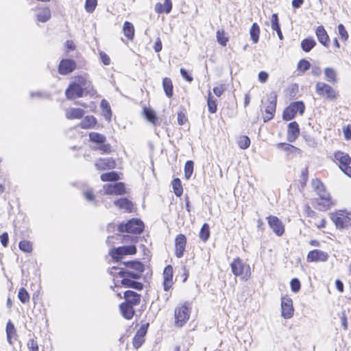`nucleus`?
<instances>
[{
  "instance_id": "f257e3e1",
  "label": "nucleus",
  "mask_w": 351,
  "mask_h": 351,
  "mask_svg": "<svg viewBox=\"0 0 351 351\" xmlns=\"http://www.w3.org/2000/svg\"><path fill=\"white\" fill-rule=\"evenodd\" d=\"M96 94L97 90L86 73L75 75L65 90V96L69 100L84 96L93 97Z\"/></svg>"
},
{
  "instance_id": "f03ea898",
  "label": "nucleus",
  "mask_w": 351,
  "mask_h": 351,
  "mask_svg": "<svg viewBox=\"0 0 351 351\" xmlns=\"http://www.w3.org/2000/svg\"><path fill=\"white\" fill-rule=\"evenodd\" d=\"M125 267L121 268L118 272V276L121 278V285L124 287L132 288L141 291L144 285L142 282L135 281L139 278L144 271V265L138 261H132L124 263Z\"/></svg>"
},
{
  "instance_id": "7ed1b4c3",
  "label": "nucleus",
  "mask_w": 351,
  "mask_h": 351,
  "mask_svg": "<svg viewBox=\"0 0 351 351\" xmlns=\"http://www.w3.org/2000/svg\"><path fill=\"white\" fill-rule=\"evenodd\" d=\"M192 311V302L185 301L176 306L174 309V326L183 327L189 320Z\"/></svg>"
},
{
  "instance_id": "20e7f679",
  "label": "nucleus",
  "mask_w": 351,
  "mask_h": 351,
  "mask_svg": "<svg viewBox=\"0 0 351 351\" xmlns=\"http://www.w3.org/2000/svg\"><path fill=\"white\" fill-rule=\"evenodd\" d=\"M89 141L96 146L93 150L98 151L101 154L109 155L114 151L112 146L107 143L106 136L102 134L91 132L88 134Z\"/></svg>"
},
{
  "instance_id": "39448f33",
  "label": "nucleus",
  "mask_w": 351,
  "mask_h": 351,
  "mask_svg": "<svg viewBox=\"0 0 351 351\" xmlns=\"http://www.w3.org/2000/svg\"><path fill=\"white\" fill-rule=\"evenodd\" d=\"M145 228L143 222L137 218H132L126 223H121L118 226V231L121 233L141 234Z\"/></svg>"
},
{
  "instance_id": "423d86ee",
  "label": "nucleus",
  "mask_w": 351,
  "mask_h": 351,
  "mask_svg": "<svg viewBox=\"0 0 351 351\" xmlns=\"http://www.w3.org/2000/svg\"><path fill=\"white\" fill-rule=\"evenodd\" d=\"M231 269L232 273L240 277L243 281H247L251 276L250 267L248 264L244 263L241 259H235L231 263Z\"/></svg>"
},
{
  "instance_id": "0eeeda50",
  "label": "nucleus",
  "mask_w": 351,
  "mask_h": 351,
  "mask_svg": "<svg viewBox=\"0 0 351 351\" xmlns=\"http://www.w3.org/2000/svg\"><path fill=\"white\" fill-rule=\"evenodd\" d=\"M137 252L135 245H123L114 247L110 251V255L116 261H120L125 256L134 255Z\"/></svg>"
},
{
  "instance_id": "6e6552de",
  "label": "nucleus",
  "mask_w": 351,
  "mask_h": 351,
  "mask_svg": "<svg viewBox=\"0 0 351 351\" xmlns=\"http://www.w3.org/2000/svg\"><path fill=\"white\" fill-rule=\"evenodd\" d=\"M316 93L321 97L330 101H335L338 97L337 92L326 83L319 82L315 85Z\"/></svg>"
},
{
  "instance_id": "1a4fd4ad",
  "label": "nucleus",
  "mask_w": 351,
  "mask_h": 351,
  "mask_svg": "<svg viewBox=\"0 0 351 351\" xmlns=\"http://www.w3.org/2000/svg\"><path fill=\"white\" fill-rule=\"evenodd\" d=\"M105 195L121 196L128 193L125 184L122 182H114L112 184H106L103 186Z\"/></svg>"
},
{
  "instance_id": "9d476101",
  "label": "nucleus",
  "mask_w": 351,
  "mask_h": 351,
  "mask_svg": "<svg viewBox=\"0 0 351 351\" xmlns=\"http://www.w3.org/2000/svg\"><path fill=\"white\" fill-rule=\"evenodd\" d=\"M305 106L302 101H295L291 104L283 112V119L286 121L291 120L298 112L300 114L304 113Z\"/></svg>"
},
{
  "instance_id": "9b49d317",
  "label": "nucleus",
  "mask_w": 351,
  "mask_h": 351,
  "mask_svg": "<svg viewBox=\"0 0 351 351\" xmlns=\"http://www.w3.org/2000/svg\"><path fill=\"white\" fill-rule=\"evenodd\" d=\"M174 285L173 268L172 265H167L162 272V286L166 292L170 291Z\"/></svg>"
},
{
  "instance_id": "f8f14e48",
  "label": "nucleus",
  "mask_w": 351,
  "mask_h": 351,
  "mask_svg": "<svg viewBox=\"0 0 351 351\" xmlns=\"http://www.w3.org/2000/svg\"><path fill=\"white\" fill-rule=\"evenodd\" d=\"M77 69L76 62L71 58L62 59L58 66V71L62 75L73 73Z\"/></svg>"
},
{
  "instance_id": "ddd939ff",
  "label": "nucleus",
  "mask_w": 351,
  "mask_h": 351,
  "mask_svg": "<svg viewBox=\"0 0 351 351\" xmlns=\"http://www.w3.org/2000/svg\"><path fill=\"white\" fill-rule=\"evenodd\" d=\"M317 195L319 197V199L316 200L315 206L317 209L322 211L327 210L333 204L330 195L326 189L318 193Z\"/></svg>"
},
{
  "instance_id": "4468645a",
  "label": "nucleus",
  "mask_w": 351,
  "mask_h": 351,
  "mask_svg": "<svg viewBox=\"0 0 351 351\" xmlns=\"http://www.w3.org/2000/svg\"><path fill=\"white\" fill-rule=\"evenodd\" d=\"M95 167L99 171L114 169L117 167V161L114 158H99L95 162Z\"/></svg>"
},
{
  "instance_id": "2eb2a0df",
  "label": "nucleus",
  "mask_w": 351,
  "mask_h": 351,
  "mask_svg": "<svg viewBox=\"0 0 351 351\" xmlns=\"http://www.w3.org/2000/svg\"><path fill=\"white\" fill-rule=\"evenodd\" d=\"M187 243L186 237L184 234H178L175 238V256L178 258H182L186 251Z\"/></svg>"
},
{
  "instance_id": "dca6fc26",
  "label": "nucleus",
  "mask_w": 351,
  "mask_h": 351,
  "mask_svg": "<svg viewBox=\"0 0 351 351\" xmlns=\"http://www.w3.org/2000/svg\"><path fill=\"white\" fill-rule=\"evenodd\" d=\"M293 301L288 296H283L281 298V315L283 318L290 319L293 315Z\"/></svg>"
},
{
  "instance_id": "f3484780",
  "label": "nucleus",
  "mask_w": 351,
  "mask_h": 351,
  "mask_svg": "<svg viewBox=\"0 0 351 351\" xmlns=\"http://www.w3.org/2000/svg\"><path fill=\"white\" fill-rule=\"evenodd\" d=\"M149 323L142 325L136 331L132 339V345L135 349H138L145 343V336L147 334Z\"/></svg>"
},
{
  "instance_id": "a211bd4d",
  "label": "nucleus",
  "mask_w": 351,
  "mask_h": 351,
  "mask_svg": "<svg viewBox=\"0 0 351 351\" xmlns=\"http://www.w3.org/2000/svg\"><path fill=\"white\" fill-rule=\"evenodd\" d=\"M114 205L119 210H123L125 213H132L135 210V204L127 197H121L114 201Z\"/></svg>"
},
{
  "instance_id": "6ab92c4d",
  "label": "nucleus",
  "mask_w": 351,
  "mask_h": 351,
  "mask_svg": "<svg viewBox=\"0 0 351 351\" xmlns=\"http://www.w3.org/2000/svg\"><path fill=\"white\" fill-rule=\"evenodd\" d=\"M123 298L125 302L134 306H138L141 304L142 299L141 295L133 290H127L124 291Z\"/></svg>"
},
{
  "instance_id": "aec40b11",
  "label": "nucleus",
  "mask_w": 351,
  "mask_h": 351,
  "mask_svg": "<svg viewBox=\"0 0 351 351\" xmlns=\"http://www.w3.org/2000/svg\"><path fill=\"white\" fill-rule=\"evenodd\" d=\"M6 338L8 343L13 346L19 340V335L14 324L8 320L5 326Z\"/></svg>"
},
{
  "instance_id": "412c9836",
  "label": "nucleus",
  "mask_w": 351,
  "mask_h": 351,
  "mask_svg": "<svg viewBox=\"0 0 351 351\" xmlns=\"http://www.w3.org/2000/svg\"><path fill=\"white\" fill-rule=\"evenodd\" d=\"M269 227L278 236H281L285 232V228L282 221L276 216L270 215L267 218Z\"/></svg>"
},
{
  "instance_id": "4be33fe9",
  "label": "nucleus",
  "mask_w": 351,
  "mask_h": 351,
  "mask_svg": "<svg viewBox=\"0 0 351 351\" xmlns=\"http://www.w3.org/2000/svg\"><path fill=\"white\" fill-rule=\"evenodd\" d=\"M276 108V97L271 95L268 98V104L265 108V115L263 117L264 122H267L274 117Z\"/></svg>"
},
{
  "instance_id": "5701e85b",
  "label": "nucleus",
  "mask_w": 351,
  "mask_h": 351,
  "mask_svg": "<svg viewBox=\"0 0 351 351\" xmlns=\"http://www.w3.org/2000/svg\"><path fill=\"white\" fill-rule=\"evenodd\" d=\"M134 306L125 302H121L119 306V311L123 317L127 320H131L135 315Z\"/></svg>"
},
{
  "instance_id": "b1692460",
  "label": "nucleus",
  "mask_w": 351,
  "mask_h": 351,
  "mask_svg": "<svg viewBox=\"0 0 351 351\" xmlns=\"http://www.w3.org/2000/svg\"><path fill=\"white\" fill-rule=\"evenodd\" d=\"M328 255L326 252L319 250H314L308 252L307 260L309 262H324L328 260Z\"/></svg>"
},
{
  "instance_id": "393cba45",
  "label": "nucleus",
  "mask_w": 351,
  "mask_h": 351,
  "mask_svg": "<svg viewBox=\"0 0 351 351\" xmlns=\"http://www.w3.org/2000/svg\"><path fill=\"white\" fill-rule=\"evenodd\" d=\"M334 160L339 163V168L342 169L348 165L350 164L351 159L349 155L341 151H337L334 153Z\"/></svg>"
},
{
  "instance_id": "a878e982",
  "label": "nucleus",
  "mask_w": 351,
  "mask_h": 351,
  "mask_svg": "<svg viewBox=\"0 0 351 351\" xmlns=\"http://www.w3.org/2000/svg\"><path fill=\"white\" fill-rule=\"evenodd\" d=\"M84 114L85 111L80 108H70L65 111V117L69 120L80 119Z\"/></svg>"
},
{
  "instance_id": "bb28decb",
  "label": "nucleus",
  "mask_w": 351,
  "mask_h": 351,
  "mask_svg": "<svg viewBox=\"0 0 351 351\" xmlns=\"http://www.w3.org/2000/svg\"><path fill=\"white\" fill-rule=\"evenodd\" d=\"M97 124V119L93 115H87L80 122L78 126L81 129L88 130L95 128Z\"/></svg>"
},
{
  "instance_id": "cd10ccee",
  "label": "nucleus",
  "mask_w": 351,
  "mask_h": 351,
  "mask_svg": "<svg viewBox=\"0 0 351 351\" xmlns=\"http://www.w3.org/2000/svg\"><path fill=\"white\" fill-rule=\"evenodd\" d=\"M173 8V3L171 0H164V3H157L155 5L154 10L158 14L166 13L169 14L171 12Z\"/></svg>"
},
{
  "instance_id": "c85d7f7f",
  "label": "nucleus",
  "mask_w": 351,
  "mask_h": 351,
  "mask_svg": "<svg viewBox=\"0 0 351 351\" xmlns=\"http://www.w3.org/2000/svg\"><path fill=\"white\" fill-rule=\"evenodd\" d=\"M300 134L299 125L297 122L293 121L289 124L288 125V133H287V140L289 142H293L298 138Z\"/></svg>"
},
{
  "instance_id": "c756f323",
  "label": "nucleus",
  "mask_w": 351,
  "mask_h": 351,
  "mask_svg": "<svg viewBox=\"0 0 351 351\" xmlns=\"http://www.w3.org/2000/svg\"><path fill=\"white\" fill-rule=\"evenodd\" d=\"M121 173L111 171L106 173H103L100 176V179L104 182H114L119 180L121 178Z\"/></svg>"
},
{
  "instance_id": "7c9ffc66",
  "label": "nucleus",
  "mask_w": 351,
  "mask_h": 351,
  "mask_svg": "<svg viewBox=\"0 0 351 351\" xmlns=\"http://www.w3.org/2000/svg\"><path fill=\"white\" fill-rule=\"evenodd\" d=\"M143 117L151 123L156 125L158 124V117L155 111L150 107L144 106L143 108Z\"/></svg>"
},
{
  "instance_id": "2f4dec72",
  "label": "nucleus",
  "mask_w": 351,
  "mask_h": 351,
  "mask_svg": "<svg viewBox=\"0 0 351 351\" xmlns=\"http://www.w3.org/2000/svg\"><path fill=\"white\" fill-rule=\"evenodd\" d=\"M315 34L319 43H322L324 47H328L329 37L322 25L318 26L317 27Z\"/></svg>"
},
{
  "instance_id": "473e14b6",
  "label": "nucleus",
  "mask_w": 351,
  "mask_h": 351,
  "mask_svg": "<svg viewBox=\"0 0 351 351\" xmlns=\"http://www.w3.org/2000/svg\"><path fill=\"white\" fill-rule=\"evenodd\" d=\"M123 33L128 40H133L135 34L134 25L129 21H125L123 25Z\"/></svg>"
},
{
  "instance_id": "72a5a7b5",
  "label": "nucleus",
  "mask_w": 351,
  "mask_h": 351,
  "mask_svg": "<svg viewBox=\"0 0 351 351\" xmlns=\"http://www.w3.org/2000/svg\"><path fill=\"white\" fill-rule=\"evenodd\" d=\"M162 88L166 96L171 98L173 95V84L171 78L166 77L162 79Z\"/></svg>"
},
{
  "instance_id": "f704fd0d",
  "label": "nucleus",
  "mask_w": 351,
  "mask_h": 351,
  "mask_svg": "<svg viewBox=\"0 0 351 351\" xmlns=\"http://www.w3.org/2000/svg\"><path fill=\"white\" fill-rule=\"evenodd\" d=\"M51 11L48 7L40 8L36 14L38 21L45 23L51 19Z\"/></svg>"
},
{
  "instance_id": "c9c22d12",
  "label": "nucleus",
  "mask_w": 351,
  "mask_h": 351,
  "mask_svg": "<svg viewBox=\"0 0 351 351\" xmlns=\"http://www.w3.org/2000/svg\"><path fill=\"white\" fill-rule=\"evenodd\" d=\"M324 75L326 80L332 84H336L337 82V71L335 69L331 67H326L324 69Z\"/></svg>"
},
{
  "instance_id": "e433bc0d",
  "label": "nucleus",
  "mask_w": 351,
  "mask_h": 351,
  "mask_svg": "<svg viewBox=\"0 0 351 351\" xmlns=\"http://www.w3.org/2000/svg\"><path fill=\"white\" fill-rule=\"evenodd\" d=\"M172 188L173 190V193L175 195L180 197L183 194V186L182 184V182L178 178H176L172 180Z\"/></svg>"
},
{
  "instance_id": "4c0bfd02",
  "label": "nucleus",
  "mask_w": 351,
  "mask_h": 351,
  "mask_svg": "<svg viewBox=\"0 0 351 351\" xmlns=\"http://www.w3.org/2000/svg\"><path fill=\"white\" fill-rule=\"evenodd\" d=\"M190 347V341L186 338H183L180 341L178 342V343L175 345L173 351H189Z\"/></svg>"
},
{
  "instance_id": "58836bf2",
  "label": "nucleus",
  "mask_w": 351,
  "mask_h": 351,
  "mask_svg": "<svg viewBox=\"0 0 351 351\" xmlns=\"http://www.w3.org/2000/svg\"><path fill=\"white\" fill-rule=\"evenodd\" d=\"M210 227L206 223H204L200 229L199 237V239L203 241L206 242L210 237Z\"/></svg>"
},
{
  "instance_id": "ea45409f",
  "label": "nucleus",
  "mask_w": 351,
  "mask_h": 351,
  "mask_svg": "<svg viewBox=\"0 0 351 351\" xmlns=\"http://www.w3.org/2000/svg\"><path fill=\"white\" fill-rule=\"evenodd\" d=\"M19 249L25 253L30 254L33 252V244L30 241L22 240L19 243Z\"/></svg>"
},
{
  "instance_id": "a19ab883",
  "label": "nucleus",
  "mask_w": 351,
  "mask_h": 351,
  "mask_svg": "<svg viewBox=\"0 0 351 351\" xmlns=\"http://www.w3.org/2000/svg\"><path fill=\"white\" fill-rule=\"evenodd\" d=\"M315 44L314 39L308 38L302 41L301 47L304 51L308 52L315 47Z\"/></svg>"
},
{
  "instance_id": "79ce46f5",
  "label": "nucleus",
  "mask_w": 351,
  "mask_h": 351,
  "mask_svg": "<svg viewBox=\"0 0 351 351\" xmlns=\"http://www.w3.org/2000/svg\"><path fill=\"white\" fill-rule=\"evenodd\" d=\"M250 37L254 43H257L259 39L260 29L256 23H253L250 31Z\"/></svg>"
},
{
  "instance_id": "37998d69",
  "label": "nucleus",
  "mask_w": 351,
  "mask_h": 351,
  "mask_svg": "<svg viewBox=\"0 0 351 351\" xmlns=\"http://www.w3.org/2000/svg\"><path fill=\"white\" fill-rule=\"evenodd\" d=\"M27 348L28 351H39L40 347L36 337L30 338L27 342Z\"/></svg>"
},
{
  "instance_id": "c03bdc74",
  "label": "nucleus",
  "mask_w": 351,
  "mask_h": 351,
  "mask_svg": "<svg viewBox=\"0 0 351 351\" xmlns=\"http://www.w3.org/2000/svg\"><path fill=\"white\" fill-rule=\"evenodd\" d=\"M194 169V162L192 160H188L184 165V177L189 180L192 176Z\"/></svg>"
},
{
  "instance_id": "a18cd8bd",
  "label": "nucleus",
  "mask_w": 351,
  "mask_h": 351,
  "mask_svg": "<svg viewBox=\"0 0 351 351\" xmlns=\"http://www.w3.org/2000/svg\"><path fill=\"white\" fill-rule=\"evenodd\" d=\"M18 298L23 304L29 302L30 299L29 294L24 287L19 290Z\"/></svg>"
},
{
  "instance_id": "49530a36",
  "label": "nucleus",
  "mask_w": 351,
  "mask_h": 351,
  "mask_svg": "<svg viewBox=\"0 0 351 351\" xmlns=\"http://www.w3.org/2000/svg\"><path fill=\"white\" fill-rule=\"evenodd\" d=\"M207 104L208 110L210 113H215L217 110V104L216 100L213 99V96L210 93L208 96Z\"/></svg>"
},
{
  "instance_id": "de8ad7c7",
  "label": "nucleus",
  "mask_w": 351,
  "mask_h": 351,
  "mask_svg": "<svg viewBox=\"0 0 351 351\" xmlns=\"http://www.w3.org/2000/svg\"><path fill=\"white\" fill-rule=\"evenodd\" d=\"M97 0H86L85 10L88 13H92L96 8Z\"/></svg>"
},
{
  "instance_id": "09e8293b",
  "label": "nucleus",
  "mask_w": 351,
  "mask_h": 351,
  "mask_svg": "<svg viewBox=\"0 0 351 351\" xmlns=\"http://www.w3.org/2000/svg\"><path fill=\"white\" fill-rule=\"evenodd\" d=\"M330 218L337 228H342L343 227V218L339 214H332Z\"/></svg>"
},
{
  "instance_id": "8fccbe9b",
  "label": "nucleus",
  "mask_w": 351,
  "mask_h": 351,
  "mask_svg": "<svg viewBox=\"0 0 351 351\" xmlns=\"http://www.w3.org/2000/svg\"><path fill=\"white\" fill-rule=\"evenodd\" d=\"M312 184L317 194L321 193L322 191L326 189L325 186L319 180H313L312 181Z\"/></svg>"
},
{
  "instance_id": "3c124183",
  "label": "nucleus",
  "mask_w": 351,
  "mask_h": 351,
  "mask_svg": "<svg viewBox=\"0 0 351 351\" xmlns=\"http://www.w3.org/2000/svg\"><path fill=\"white\" fill-rule=\"evenodd\" d=\"M310 62L304 59L301 60L297 66L298 70H299L301 72H305L310 68Z\"/></svg>"
},
{
  "instance_id": "603ef678",
  "label": "nucleus",
  "mask_w": 351,
  "mask_h": 351,
  "mask_svg": "<svg viewBox=\"0 0 351 351\" xmlns=\"http://www.w3.org/2000/svg\"><path fill=\"white\" fill-rule=\"evenodd\" d=\"M238 143L240 148L245 149L250 146V140L247 136H242L239 138Z\"/></svg>"
},
{
  "instance_id": "864d4df0",
  "label": "nucleus",
  "mask_w": 351,
  "mask_h": 351,
  "mask_svg": "<svg viewBox=\"0 0 351 351\" xmlns=\"http://www.w3.org/2000/svg\"><path fill=\"white\" fill-rule=\"evenodd\" d=\"M291 291L294 293H297L300 291L301 285L300 282L298 278H293L290 282Z\"/></svg>"
},
{
  "instance_id": "5fc2aeb1",
  "label": "nucleus",
  "mask_w": 351,
  "mask_h": 351,
  "mask_svg": "<svg viewBox=\"0 0 351 351\" xmlns=\"http://www.w3.org/2000/svg\"><path fill=\"white\" fill-rule=\"evenodd\" d=\"M339 34L341 36V39L346 41L348 39V33L342 24H339L337 27Z\"/></svg>"
},
{
  "instance_id": "6e6d98bb",
  "label": "nucleus",
  "mask_w": 351,
  "mask_h": 351,
  "mask_svg": "<svg viewBox=\"0 0 351 351\" xmlns=\"http://www.w3.org/2000/svg\"><path fill=\"white\" fill-rule=\"evenodd\" d=\"M180 74L184 80H185L186 82L191 83L193 80V77L188 71H186L185 69L181 68L180 69Z\"/></svg>"
},
{
  "instance_id": "4d7b16f0",
  "label": "nucleus",
  "mask_w": 351,
  "mask_h": 351,
  "mask_svg": "<svg viewBox=\"0 0 351 351\" xmlns=\"http://www.w3.org/2000/svg\"><path fill=\"white\" fill-rule=\"evenodd\" d=\"M277 147L280 149H283L286 152H292L293 150L297 149V148L290 144L287 143H278L277 144Z\"/></svg>"
},
{
  "instance_id": "13d9d810",
  "label": "nucleus",
  "mask_w": 351,
  "mask_h": 351,
  "mask_svg": "<svg viewBox=\"0 0 351 351\" xmlns=\"http://www.w3.org/2000/svg\"><path fill=\"white\" fill-rule=\"evenodd\" d=\"M65 51L69 53L71 51H74L76 49V45L74 42L71 40H68L64 43Z\"/></svg>"
},
{
  "instance_id": "bf43d9fd",
  "label": "nucleus",
  "mask_w": 351,
  "mask_h": 351,
  "mask_svg": "<svg viewBox=\"0 0 351 351\" xmlns=\"http://www.w3.org/2000/svg\"><path fill=\"white\" fill-rule=\"evenodd\" d=\"M271 27L274 30L275 29H278L280 27L278 23V16L277 14H273L271 17Z\"/></svg>"
},
{
  "instance_id": "052dcab7",
  "label": "nucleus",
  "mask_w": 351,
  "mask_h": 351,
  "mask_svg": "<svg viewBox=\"0 0 351 351\" xmlns=\"http://www.w3.org/2000/svg\"><path fill=\"white\" fill-rule=\"evenodd\" d=\"M188 121L186 114L184 112H179L178 113V123L180 125H184Z\"/></svg>"
},
{
  "instance_id": "680f3d73",
  "label": "nucleus",
  "mask_w": 351,
  "mask_h": 351,
  "mask_svg": "<svg viewBox=\"0 0 351 351\" xmlns=\"http://www.w3.org/2000/svg\"><path fill=\"white\" fill-rule=\"evenodd\" d=\"M99 58L104 65H109L110 64V58L108 54L104 51L99 52Z\"/></svg>"
},
{
  "instance_id": "e2e57ef3",
  "label": "nucleus",
  "mask_w": 351,
  "mask_h": 351,
  "mask_svg": "<svg viewBox=\"0 0 351 351\" xmlns=\"http://www.w3.org/2000/svg\"><path fill=\"white\" fill-rule=\"evenodd\" d=\"M0 241L4 247H7L9 242V236L8 232H3L0 235Z\"/></svg>"
},
{
  "instance_id": "0e129e2a",
  "label": "nucleus",
  "mask_w": 351,
  "mask_h": 351,
  "mask_svg": "<svg viewBox=\"0 0 351 351\" xmlns=\"http://www.w3.org/2000/svg\"><path fill=\"white\" fill-rule=\"evenodd\" d=\"M101 108L106 111L109 117L111 115V109L108 102L106 99H103L101 102Z\"/></svg>"
},
{
  "instance_id": "69168bd1",
  "label": "nucleus",
  "mask_w": 351,
  "mask_h": 351,
  "mask_svg": "<svg viewBox=\"0 0 351 351\" xmlns=\"http://www.w3.org/2000/svg\"><path fill=\"white\" fill-rule=\"evenodd\" d=\"M162 44L161 39L158 37L156 38V42L154 45V49L156 53L160 52L162 50Z\"/></svg>"
},
{
  "instance_id": "338daca9",
  "label": "nucleus",
  "mask_w": 351,
  "mask_h": 351,
  "mask_svg": "<svg viewBox=\"0 0 351 351\" xmlns=\"http://www.w3.org/2000/svg\"><path fill=\"white\" fill-rule=\"evenodd\" d=\"M268 73L265 71H261L258 73V80L261 83H265L268 79Z\"/></svg>"
},
{
  "instance_id": "774afa93",
  "label": "nucleus",
  "mask_w": 351,
  "mask_h": 351,
  "mask_svg": "<svg viewBox=\"0 0 351 351\" xmlns=\"http://www.w3.org/2000/svg\"><path fill=\"white\" fill-rule=\"evenodd\" d=\"M84 197L86 199L89 201H93L95 199V195L92 190H87L84 193Z\"/></svg>"
}]
</instances>
